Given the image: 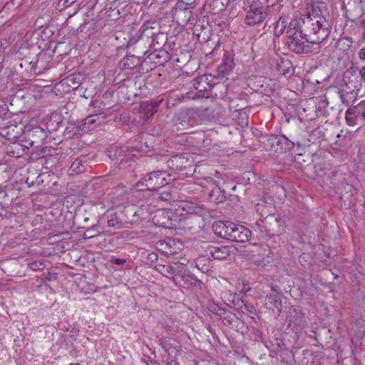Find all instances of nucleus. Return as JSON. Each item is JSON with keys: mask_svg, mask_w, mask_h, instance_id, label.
<instances>
[{"mask_svg": "<svg viewBox=\"0 0 365 365\" xmlns=\"http://www.w3.org/2000/svg\"><path fill=\"white\" fill-rule=\"evenodd\" d=\"M340 98L341 99V101L343 103H345L346 105L349 104V101L346 100V96L348 95V93H345L344 91H341L339 92Z\"/></svg>", "mask_w": 365, "mask_h": 365, "instance_id": "nucleus-29", "label": "nucleus"}, {"mask_svg": "<svg viewBox=\"0 0 365 365\" xmlns=\"http://www.w3.org/2000/svg\"><path fill=\"white\" fill-rule=\"evenodd\" d=\"M158 249L167 255H173L180 252L183 245L181 241L175 238H166L157 242Z\"/></svg>", "mask_w": 365, "mask_h": 365, "instance_id": "nucleus-7", "label": "nucleus"}, {"mask_svg": "<svg viewBox=\"0 0 365 365\" xmlns=\"http://www.w3.org/2000/svg\"><path fill=\"white\" fill-rule=\"evenodd\" d=\"M110 261L117 265L123 264L126 262L125 259L120 258H113Z\"/></svg>", "mask_w": 365, "mask_h": 365, "instance_id": "nucleus-31", "label": "nucleus"}, {"mask_svg": "<svg viewBox=\"0 0 365 365\" xmlns=\"http://www.w3.org/2000/svg\"><path fill=\"white\" fill-rule=\"evenodd\" d=\"M230 224H232V222L230 221H218L216 222L212 225V230L215 234L221 238L227 240L228 232L230 230Z\"/></svg>", "mask_w": 365, "mask_h": 365, "instance_id": "nucleus-13", "label": "nucleus"}, {"mask_svg": "<svg viewBox=\"0 0 365 365\" xmlns=\"http://www.w3.org/2000/svg\"><path fill=\"white\" fill-rule=\"evenodd\" d=\"M166 365H178V363L175 361H171L170 362L168 363Z\"/></svg>", "mask_w": 365, "mask_h": 365, "instance_id": "nucleus-37", "label": "nucleus"}, {"mask_svg": "<svg viewBox=\"0 0 365 365\" xmlns=\"http://www.w3.org/2000/svg\"><path fill=\"white\" fill-rule=\"evenodd\" d=\"M155 25L156 24L155 22L150 21L143 24L139 30L140 37H153L155 34V32L154 31L156 29Z\"/></svg>", "mask_w": 365, "mask_h": 365, "instance_id": "nucleus-16", "label": "nucleus"}, {"mask_svg": "<svg viewBox=\"0 0 365 365\" xmlns=\"http://www.w3.org/2000/svg\"><path fill=\"white\" fill-rule=\"evenodd\" d=\"M199 139L204 141V135L203 134L200 135V137H199Z\"/></svg>", "mask_w": 365, "mask_h": 365, "instance_id": "nucleus-39", "label": "nucleus"}, {"mask_svg": "<svg viewBox=\"0 0 365 365\" xmlns=\"http://www.w3.org/2000/svg\"><path fill=\"white\" fill-rule=\"evenodd\" d=\"M212 75H205L197 78L193 81V86L195 88L200 92L206 91L212 87V85L210 84L209 81L212 79Z\"/></svg>", "mask_w": 365, "mask_h": 365, "instance_id": "nucleus-15", "label": "nucleus"}, {"mask_svg": "<svg viewBox=\"0 0 365 365\" xmlns=\"http://www.w3.org/2000/svg\"><path fill=\"white\" fill-rule=\"evenodd\" d=\"M206 256L214 259H224L230 255V249L226 247L209 245L205 249Z\"/></svg>", "mask_w": 365, "mask_h": 365, "instance_id": "nucleus-11", "label": "nucleus"}, {"mask_svg": "<svg viewBox=\"0 0 365 365\" xmlns=\"http://www.w3.org/2000/svg\"><path fill=\"white\" fill-rule=\"evenodd\" d=\"M359 58L365 61V47L361 48L359 52Z\"/></svg>", "mask_w": 365, "mask_h": 365, "instance_id": "nucleus-32", "label": "nucleus"}, {"mask_svg": "<svg viewBox=\"0 0 365 365\" xmlns=\"http://www.w3.org/2000/svg\"><path fill=\"white\" fill-rule=\"evenodd\" d=\"M170 210H174L178 215H184L185 214L195 213L197 207L193 202L187 200H180L174 201Z\"/></svg>", "mask_w": 365, "mask_h": 365, "instance_id": "nucleus-9", "label": "nucleus"}, {"mask_svg": "<svg viewBox=\"0 0 365 365\" xmlns=\"http://www.w3.org/2000/svg\"><path fill=\"white\" fill-rule=\"evenodd\" d=\"M155 269L168 278L173 277L175 274V268L170 264H158L155 266Z\"/></svg>", "mask_w": 365, "mask_h": 365, "instance_id": "nucleus-21", "label": "nucleus"}, {"mask_svg": "<svg viewBox=\"0 0 365 365\" xmlns=\"http://www.w3.org/2000/svg\"><path fill=\"white\" fill-rule=\"evenodd\" d=\"M149 259L154 262L158 259V255L155 253H151L148 255Z\"/></svg>", "mask_w": 365, "mask_h": 365, "instance_id": "nucleus-35", "label": "nucleus"}, {"mask_svg": "<svg viewBox=\"0 0 365 365\" xmlns=\"http://www.w3.org/2000/svg\"><path fill=\"white\" fill-rule=\"evenodd\" d=\"M188 277H189L192 281H196V279H195L194 277H191V276H188Z\"/></svg>", "mask_w": 365, "mask_h": 365, "instance_id": "nucleus-40", "label": "nucleus"}, {"mask_svg": "<svg viewBox=\"0 0 365 365\" xmlns=\"http://www.w3.org/2000/svg\"><path fill=\"white\" fill-rule=\"evenodd\" d=\"M16 129H17V126L12 125L7 128H1L0 134L9 140H14L18 138L19 133L18 130H15Z\"/></svg>", "mask_w": 365, "mask_h": 365, "instance_id": "nucleus-17", "label": "nucleus"}, {"mask_svg": "<svg viewBox=\"0 0 365 365\" xmlns=\"http://www.w3.org/2000/svg\"><path fill=\"white\" fill-rule=\"evenodd\" d=\"M144 197H151V200H149V202L148 203V206H152L155 202H158L159 201H167L169 200L171 197V195L169 192H159L157 190H153L152 193L148 192L147 193L143 195Z\"/></svg>", "mask_w": 365, "mask_h": 365, "instance_id": "nucleus-14", "label": "nucleus"}, {"mask_svg": "<svg viewBox=\"0 0 365 365\" xmlns=\"http://www.w3.org/2000/svg\"><path fill=\"white\" fill-rule=\"evenodd\" d=\"M276 143L278 145H282L281 152L290 150L294 146V143L289 140L285 135H279V137L276 138Z\"/></svg>", "mask_w": 365, "mask_h": 365, "instance_id": "nucleus-19", "label": "nucleus"}, {"mask_svg": "<svg viewBox=\"0 0 365 365\" xmlns=\"http://www.w3.org/2000/svg\"><path fill=\"white\" fill-rule=\"evenodd\" d=\"M105 116L103 114L90 115L81 121L76 122L71 132L73 135L81 136L96 130L104 120Z\"/></svg>", "mask_w": 365, "mask_h": 365, "instance_id": "nucleus-4", "label": "nucleus"}, {"mask_svg": "<svg viewBox=\"0 0 365 365\" xmlns=\"http://www.w3.org/2000/svg\"><path fill=\"white\" fill-rule=\"evenodd\" d=\"M153 206H154V207H159V205H158V204H156V205H154Z\"/></svg>", "mask_w": 365, "mask_h": 365, "instance_id": "nucleus-44", "label": "nucleus"}, {"mask_svg": "<svg viewBox=\"0 0 365 365\" xmlns=\"http://www.w3.org/2000/svg\"><path fill=\"white\" fill-rule=\"evenodd\" d=\"M195 164L192 153H183L171 157L167 162L168 168L173 170L175 179L192 176L195 173Z\"/></svg>", "mask_w": 365, "mask_h": 365, "instance_id": "nucleus-2", "label": "nucleus"}, {"mask_svg": "<svg viewBox=\"0 0 365 365\" xmlns=\"http://www.w3.org/2000/svg\"><path fill=\"white\" fill-rule=\"evenodd\" d=\"M187 12H186V11H180V14H185V17L187 16H186V14H187Z\"/></svg>", "mask_w": 365, "mask_h": 365, "instance_id": "nucleus-41", "label": "nucleus"}, {"mask_svg": "<svg viewBox=\"0 0 365 365\" xmlns=\"http://www.w3.org/2000/svg\"><path fill=\"white\" fill-rule=\"evenodd\" d=\"M173 180H175V176L168 171H153L145 175L136 184L135 187L139 191L147 190L150 192L169 184Z\"/></svg>", "mask_w": 365, "mask_h": 365, "instance_id": "nucleus-3", "label": "nucleus"}, {"mask_svg": "<svg viewBox=\"0 0 365 365\" xmlns=\"http://www.w3.org/2000/svg\"><path fill=\"white\" fill-rule=\"evenodd\" d=\"M189 19H190V17H188L187 19H185L184 21H185V24H187L188 21H189Z\"/></svg>", "mask_w": 365, "mask_h": 365, "instance_id": "nucleus-42", "label": "nucleus"}, {"mask_svg": "<svg viewBox=\"0 0 365 365\" xmlns=\"http://www.w3.org/2000/svg\"><path fill=\"white\" fill-rule=\"evenodd\" d=\"M163 101V98L152 102H144L140 106L141 113L144 120L150 119L157 111L160 103Z\"/></svg>", "mask_w": 365, "mask_h": 365, "instance_id": "nucleus-10", "label": "nucleus"}, {"mask_svg": "<svg viewBox=\"0 0 365 365\" xmlns=\"http://www.w3.org/2000/svg\"><path fill=\"white\" fill-rule=\"evenodd\" d=\"M361 26L365 28V19L361 21Z\"/></svg>", "mask_w": 365, "mask_h": 365, "instance_id": "nucleus-38", "label": "nucleus"}, {"mask_svg": "<svg viewBox=\"0 0 365 365\" xmlns=\"http://www.w3.org/2000/svg\"><path fill=\"white\" fill-rule=\"evenodd\" d=\"M329 16L327 5L324 2H315L307 16L309 34H304L302 31V20L292 19L286 31V43L289 49L296 53L312 52L308 43L316 45L314 53H318L320 44L330 34V24L327 20Z\"/></svg>", "mask_w": 365, "mask_h": 365, "instance_id": "nucleus-1", "label": "nucleus"}, {"mask_svg": "<svg viewBox=\"0 0 365 365\" xmlns=\"http://www.w3.org/2000/svg\"><path fill=\"white\" fill-rule=\"evenodd\" d=\"M257 214L262 218H265L272 215L274 210V200L269 196H265L259 200L255 205Z\"/></svg>", "mask_w": 365, "mask_h": 365, "instance_id": "nucleus-8", "label": "nucleus"}, {"mask_svg": "<svg viewBox=\"0 0 365 365\" xmlns=\"http://www.w3.org/2000/svg\"><path fill=\"white\" fill-rule=\"evenodd\" d=\"M269 9L251 1L247 12L245 23L248 26H255L262 23L269 15Z\"/></svg>", "mask_w": 365, "mask_h": 365, "instance_id": "nucleus-5", "label": "nucleus"}, {"mask_svg": "<svg viewBox=\"0 0 365 365\" xmlns=\"http://www.w3.org/2000/svg\"><path fill=\"white\" fill-rule=\"evenodd\" d=\"M4 61V51L2 48V43L0 41V63Z\"/></svg>", "mask_w": 365, "mask_h": 365, "instance_id": "nucleus-34", "label": "nucleus"}, {"mask_svg": "<svg viewBox=\"0 0 365 365\" xmlns=\"http://www.w3.org/2000/svg\"><path fill=\"white\" fill-rule=\"evenodd\" d=\"M84 171V165L82 160L76 159L71 164L69 172L70 174H78Z\"/></svg>", "mask_w": 365, "mask_h": 365, "instance_id": "nucleus-22", "label": "nucleus"}, {"mask_svg": "<svg viewBox=\"0 0 365 365\" xmlns=\"http://www.w3.org/2000/svg\"><path fill=\"white\" fill-rule=\"evenodd\" d=\"M232 61L228 58H225L223 62L217 68L218 74L222 76H225L232 70Z\"/></svg>", "mask_w": 365, "mask_h": 365, "instance_id": "nucleus-18", "label": "nucleus"}, {"mask_svg": "<svg viewBox=\"0 0 365 365\" xmlns=\"http://www.w3.org/2000/svg\"><path fill=\"white\" fill-rule=\"evenodd\" d=\"M29 267L34 271L43 269L44 267L43 263L41 262H32L29 264Z\"/></svg>", "mask_w": 365, "mask_h": 365, "instance_id": "nucleus-27", "label": "nucleus"}, {"mask_svg": "<svg viewBox=\"0 0 365 365\" xmlns=\"http://www.w3.org/2000/svg\"><path fill=\"white\" fill-rule=\"evenodd\" d=\"M287 25V21L284 18L280 17L278 21L276 22L274 27V34L277 36H281Z\"/></svg>", "mask_w": 365, "mask_h": 365, "instance_id": "nucleus-23", "label": "nucleus"}, {"mask_svg": "<svg viewBox=\"0 0 365 365\" xmlns=\"http://www.w3.org/2000/svg\"><path fill=\"white\" fill-rule=\"evenodd\" d=\"M267 297L270 301V302L273 304V306L276 308H279L281 304V300L279 293L274 290L272 289L271 293H269Z\"/></svg>", "mask_w": 365, "mask_h": 365, "instance_id": "nucleus-24", "label": "nucleus"}, {"mask_svg": "<svg viewBox=\"0 0 365 365\" xmlns=\"http://www.w3.org/2000/svg\"><path fill=\"white\" fill-rule=\"evenodd\" d=\"M29 66H31V70L34 71H36V62H29Z\"/></svg>", "mask_w": 365, "mask_h": 365, "instance_id": "nucleus-36", "label": "nucleus"}, {"mask_svg": "<svg viewBox=\"0 0 365 365\" xmlns=\"http://www.w3.org/2000/svg\"><path fill=\"white\" fill-rule=\"evenodd\" d=\"M219 179H220V176H217ZM220 183V180H213L211 177H207L203 179V180L200 182V185L202 187H205L207 190H210L212 192L214 189L216 187H219Z\"/></svg>", "mask_w": 365, "mask_h": 365, "instance_id": "nucleus-20", "label": "nucleus"}, {"mask_svg": "<svg viewBox=\"0 0 365 365\" xmlns=\"http://www.w3.org/2000/svg\"><path fill=\"white\" fill-rule=\"evenodd\" d=\"M241 303L243 304L240 307L242 313L253 314L255 312V309L252 305L245 303L243 300L241 301Z\"/></svg>", "mask_w": 365, "mask_h": 365, "instance_id": "nucleus-26", "label": "nucleus"}, {"mask_svg": "<svg viewBox=\"0 0 365 365\" xmlns=\"http://www.w3.org/2000/svg\"><path fill=\"white\" fill-rule=\"evenodd\" d=\"M126 163L127 158L125 159V155H123V157L120 159L119 166L120 168H124Z\"/></svg>", "mask_w": 365, "mask_h": 365, "instance_id": "nucleus-33", "label": "nucleus"}, {"mask_svg": "<svg viewBox=\"0 0 365 365\" xmlns=\"http://www.w3.org/2000/svg\"><path fill=\"white\" fill-rule=\"evenodd\" d=\"M358 117H359V115L356 113V110H354V108H349L346 111L345 118H346V123L349 125H354L355 119Z\"/></svg>", "mask_w": 365, "mask_h": 365, "instance_id": "nucleus-25", "label": "nucleus"}, {"mask_svg": "<svg viewBox=\"0 0 365 365\" xmlns=\"http://www.w3.org/2000/svg\"><path fill=\"white\" fill-rule=\"evenodd\" d=\"M88 217H85L84 221H88Z\"/></svg>", "mask_w": 365, "mask_h": 365, "instance_id": "nucleus-43", "label": "nucleus"}, {"mask_svg": "<svg viewBox=\"0 0 365 365\" xmlns=\"http://www.w3.org/2000/svg\"><path fill=\"white\" fill-rule=\"evenodd\" d=\"M33 143L34 142H26V144L13 143L7 148V153L12 157L20 158L29 150V145L32 146Z\"/></svg>", "mask_w": 365, "mask_h": 365, "instance_id": "nucleus-12", "label": "nucleus"}, {"mask_svg": "<svg viewBox=\"0 0 365 365\" xmlns=\"http://www.w3.org/2000/svg\"><path fill=\"white\" fill-rule=\"evenodd\" d=\"M364 106H365V101H361L357 106V107L355 108V109H356V112L358 114V115L359 116L361 115L362 116V118L365 119V111H363V112L361 113L360 110H359L360 108L363 107Z\"/></svg>", "mask_w": 365, "mask_h": 365, "instance_id": "nucleus-28", "label": "nucleus"}, {"mask_svg": "<svg viewBox=\"0 0 365 365\" xmlns=\"http://www.w3.org/2000/svg\"><path fill=\"white\" fill-rule=\"evenodd\" d=\"M227 240L237 242H246L250 237V231L245 227L232 222L230 224Z\"/></svg>", "mask_w": 365, "mask_h": 365, "instance_id": "nucleus-6", "label": "nucleus"}, {"mask_svg": "<svg viewBox=\"0 0 365 365\" xmlns=\"http://www.w3.org/2000/svg\"><path fill=\"white\" fill-rule=\"evenodd\" d=\"M359 75L361 81L365 83V66H362L359 69Z\"/></svg>", "mask_w": 365, "mask_h": 365, "instance_id": "nucleus-30", "label": "nucleus"}]
</instances>
